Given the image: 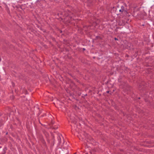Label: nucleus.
Segmentation results:
<instances>
[{
    "mask_svg": "<svg viewBox=\"0 0 154 154\" xmlns=\"http://www.w3.org/2000/svg\"><path fill=\"white\" fill-rule=\"evenodd\" d=\"M62 31H61V30H60V32L61 33H62Z\"/></svg>",
    "mask_w": 154,
    "mask_h": 154,
    "instance_id": "6ab92c4d",
    "label": "nucleus"
},
{
    "mask_svg": "<svg viewBox=\"0 0 154 154\" xmlns=\"http://www.w3.org/2000/svg\"><path fill=\"white\" fill-rule=\"evenodd\" d=\"M138 98L139 99H140V97H139Z\"/></svg>",
    "mask_w": 154,
    "mask_h": 154,
    "instance_id": "bb28decb",
    "label": "nucleus"
},
{
    "mask_svg": "<svg viewBox=\"0 0 154 154\" xmlns=\"http://www.w3.org/2000/svg\"><path fill=\"white\" fill-rule=\"evenodd\" d=\"M108 83V81H107V82H106V84H107V83Z\"/></svg>",
    "mask_w": 154,
    "mask_h": 154,
    "instance_id": "5701e85b",
    "label": "nucleus"
},
{
    "mask_svg": "<svg viewBox=\"0 0 154 154\" xmlns=\"http://www.w3.org/2000/svg\"><path fill=\"white\" fill-rule=\"evenodd\" d=\"M77 116L74 114H72L70 116L69 118L71 121V122L74 124H75L77 122V119L76 118Z\"/></svg>",
    "mask_w": 154,
    "mask_h": 154,
    "instance_id": "20e7f679",
    "label": "nucleus"
},
{
    "mask_svg": "<svg viewBox=\"0 0 154 154\" xmlns=\"http://www.w3.org/2000/svg\"><path fill=\"white\" fill-rule=\"evenodd\" d=\"M42 0H37L35 4L36 5H41V4L40 2L42 1Z\"/></svg>",
    "mask_w": 154,
    "mask_h": 154,
    "instance_id": "1a4fd4ad",
    "label": "nucleus"
},
{
    "mask_svg": "<svg viewBox=\"0 0 154 154\" xmlns=\"http://www.w3.org/2000/svg\"><path fill=\"white\" fill-rule=\"evenodd\" d=\"M8 134V132H7V133H6V135H7V134Z\"/></svg>",
    "mask_w": 154,
    "mask_h": 154,
    "instance_id": "b1692460",
    "label": "nucleus"
},
{
    "mask_svg": "<svg viewBox=\"0 0 154 154\" xmlns=\"http://www.w3.org/2000/svg\"><path fill=\"white\" fill-rule=\"evenodd\" d=\"M109 91H107L106 92V93H109Z\"/></svg>",
    "mask_w": 154,
    "mask_h": 154,
    "instance_id": "a211bd4d",
    "label": "nucleus"
},
{
    "mask_svg": "<svg viewBox=\"0 0 154 154\" xmlns=\"http://www.w3.org/2000/svg\"><path fill=\"white\" fill-rule=\"evenodd\" d=\"M125 76L124 75H120L119 76V78L118 79V81L119 82L121 83L122 82V79Z\"/></svg>",
    "mask_w": 154,
    "mask_h": 154,
    "instance_id": "0eeeda50",
    "label": "nucleus"
},
{
    "mask_svg": "<svg viewBox=\"0 0 154 154\" xmlns=\"http://www.w3.org/2000/svg\"><path fill=\"white\" fill-rule=\"evenodd\" d=\"M39 123L41 124L42 125V124L41 123L39 120Z\"/></svg>",
    "mask_w": 154,
    "mask_h": 154,
    "instance_id": "412c9836",
    "label": "nucleus"
},
{
    "mask_svg": "<svg viewBox=\"0 0 154 154\" xmlns=\"http://www.w3.org/2000/svg\"><path fill=\"white\" fill-rule=\"evenodd\" d=\"M51 128H52L53 129H57L58 128V126H54L53 125H51Z\"/></svg>",
    "mask_w": 154,
    "mask_h": 154,
    "instance_id": "9d476101",
    "label": "nucleus"
},
{
    "mask_svg": "<svg viewBox=\"0 0 154 154\" xmlns=\"http://www.w3.org/2000/svg\"><path fill=\"white\" fill-rule=\"evenodd\" d=\"M3 122L2 119L0 120V127L3 125Z\"/></svg>",
    "mask_w": 154,
    "mask_h": 154,
    "instance_id": "9b49d317",
    "label": "nucleus"
},
{
    "mask_svg": "<svg viewBox=\"0 0 154 154\" xmlns=\"http://www.w3.org/2000/svg\"><path fill=\"white\" fill-rule=\"evenodd\" d=\"M51 125H52L53 124V122H51Z\"/></svg>",
    "mask_w": 154,
    "mask_h": 154,
    "instance_id": "dca6fc26",
    "label": "nucleus"
},
{
    "mask_svg": "<svg viewBox=\"0 0 154 154\" xmlns=\"http://www.w3.org/2000/svg\"><path fill=\"white\" fill-rule=\"evenodd\" d=\"M52 140H53V142H54L55 139H54V137H53Z\"/></svg>",
    "mask_w": 154,
    "mask_h": 154,
    "instance_id": "ddd939ff",
    "label": "nucleus"
},
{
    "mask_svg": "<svg viewBox=\"0 0 154 154\" xmlns=\"http://www.w3.org/2000/svg\"><path fill=\"white\" fill-rule=\"evenodd\" d=\"M64 13L65 18L64 19L63 21L67 23H70V22L73 19L72 17L75 16L74 12L66 8L64 10Z\"/></svg>",
    "mask_w": 154,
    "mask_h": 154,
    "instance_id": "f257e3e1",
    "label": "nucleus"
},
{
    "mask_svg": "<svg viewBox=\"0 0 154 154\" xmlns=\"http://www.w3.org/2000/svg\"><path fill=\"white\" fill-rule=\"evenodd\" d=\"M57 139L58 140V144L62 145L64 143V139L61 134H59L57 137Z\"/></svg>",
    "mask_w": 154,
    "mask_h": 154,
    "instance_id": "39448f33",
    "label": "nucleus"
},
{
    "mask_svg": "<svg viewBox=\"0 0 154 154\" xmlns=\"http://www.w3.org/2000/svg\"><path fill=\"white\" fill-rule=\"evenodd\" d=\"M83 135L84 136L82 137V140H83V139L85 138H86L88 140H90L91 142H93L94 140L91 138L90 136L87 133H85V132H84L83 134ZM87 141H89L88 140H87Z\"/></svg>",
    "mask_w": 154,
    "mask_h": 154,
    "instance_id": "7ed1b4c3",
    "label": "nucleus"
},
{
    "mask_svg": "<svg viewBox=\"0 0 154 154\" xmlns=\"http://www.w3.org/2000/svg\"><path fill=\"white\" fill-rule=\"evenodd\" d=\"M47 141H48V142L49 143L50 141H49V140H47Z\"/></svg>",
    "mask_w": 154,
    "mask_h": 154,
    "instance_id": "4be33fe9",
    "label": "nucleus"
},
{
    "mask_svg": "<svg viewBox=\"0 0 154 154\" xmlns=\"http://www.w3.org/2000/svg\"><path fill=\"white\" fill-rule=\"evenodd\" d=\"M114 39L115 40H118V39L117 38H114Z\"/></svg>",
    "mask_w": 154,
    "mask_h": 154,
    "instance_id": "4468645a",
    "label": "nucleus"
},
{
    "mask_svg": "<svg viewBox=\"0 0 154 154\" xmlns=\"http://www.w3.org/2000/svg\"><path fill=\"white\" fill-rule=\"evenodd\" d=\"M146 84L144 82H142L139 85V88L140 90H144L146 87Z\"/></svg>",
    "mask_w": 154,
    "mask_h": 154,
    "instance_id": "423d86ee",
    "label": "nucleus"
},
{
    "mask_svg": "<svg viewBox=\"0 0 154 154\" xmlns=\"http://www.w3.org/2000/svg\"><path fill=\"white\" fill-rule=\"evenodd\" d=\"M7 150V147H5L3 149V150L2 151V154H5L6 152V151Z\"/></svg>",
    "mask_w": 154,
    "mask_h": 154,
    "instance_id": "6e6552de",
    "label": "nucleus"
},
{
    "mask_svg": "<svg viewBox=\"0 0 154 154\" xmlns=\"http://www.w3.org/2000/svg\"><path fill=\"white\" fill-rule=\"evenodd\" d=\"M24 91H26V92H27V90H25Z\"/></svg>",
    "mask_w": 154,
    "mask_h": 154,
    "instance_id": "f3484780",
    "label": "nucleus"
},
{
    "mask_svg": "<svg viewBox=\"0 0 154 154\" xmlns=\"http://www.w3.org/2000/svg\"><path fill=\"white\" fill-rule=\"evenodd\" d=\"M127 6L126 4L124 3L123 5H122L121 7V9L119 10V11L121 12L122 14L124 13L125 14H126L127 13Z\"/></svg>",
    "mask_w": 154,
    "mask_h": 154,
    "instance_id": "f03ea898",
    "label": "nucleus"
},
{
    "mask_svg": "<svg viewBox=\"0 0 154 154\" xmlns=\"http://www.w3.org/2000/svg\"><path fill=\"white\" fill-rule=\"evenodd\" d=\"M82 50L83 51H85V48H83Z\"/></svg>",
    "mask_w": 154,
    "mask_h": 154,
    "instance_id": "2eb2a0df",
    "label": "nucleus"
},
{
    "mask_svg": "<svg viewBox=\"0 0 154 154\" xmlns=\"http://www.w3.org/2000/svg\"><path fill=\"white\" fill-rule=\"evenodd\" d=\"M2 115L0 114V116H1Z\"/></svg>",
    "mask_w": 154,
    "mask_h": 154,
    "instance_id": "c85d7f7f",
    "label": "nucleus"
},
{
    "mask_svg": "<svg viewBox=\"0 0 154 154\" xmlns=\"http://www.w3.org/2000/svg\"><path fill=\"white\" fill-rule=\"evenodd\" d=\"M20 8H21V9H22V8L21 7V6H20Z\"/></svg>",
    "mask_w": 154,
    "mask_h": 154,
    "instance_id": "393cba45",
    "label": "nucleus"
},
{
    "mask_svg": "<svg viewBox=\"0 0 154 154\" xmlns=\"http://www.w3.org/2000/svg\"><path fill=\"white\" fill-rule=\"evenodd\" d=\"M87 94H85V96H87Z\"/></svg>",
    "mask_w": 154,
    "mask_h": 154,
    "instance_id": "a878e982",
    "label": "nucleus"
},
{
    "mask_svg": "<svg viewBox=\"0 0 154 154\" xmlns=\"http://www.w3.org/2000/svg\"><path fill=\"white\" fill-rule=\"evenodd\" d=\"M3 139H4L5 141H7L8 140V139L6 137H4L3 138Z\"/></svg>",
    "mask_w": 154,
    "mask_h": 154,
    "instance_id": "f8f14e48",
    "label": "nucleus"
},
{
    "mask_svg": "<svg viewBox=\"0 0 154 154\" xmlns=\"http://www.w3.org/2000/svg\"><path fill=\"white\" fill-rule=\"evenodd\" d=\"M54 142H53V146L54 145Z\"/></svg>",
    "mask_w": 154,
    "mask_h": 154,
    "instance_id": "aec40b11",
    "label": "nucleus"
},
{
    "mask_svg": "<svg viewBox=\"0 0 154 154\" xmlns=\"http://www.w3.org/2000/svg\"><path fill=\"white\" fill-rule=\"evenodd\" d=\"M60 14H63V13H60Z\"/></svg>",
    "mask_w": 154,
    "mask_h": 154,
    "instance_id": "cd10ccee",
    "label": "nucleus"
}]
</instances>
